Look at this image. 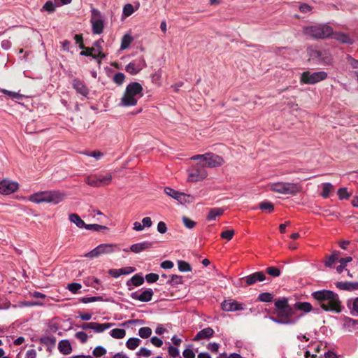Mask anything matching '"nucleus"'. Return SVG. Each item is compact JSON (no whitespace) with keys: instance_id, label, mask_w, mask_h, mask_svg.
<instances>
[{"instance_id":"1","label":"nucleus","mask_w":358,"mask_h":358,"mask_svg":"<svg viewBox=\"0 0 358 358\" xmlns=\"http://www.w3.org/2000/svg\"><path fill=\"white\" fill-rule=\"evenodd\" d=\"M312 296L325 311L338 313L342 310L343 307L338 295L331 290H318L313 292Z\"/></svg>"},{"instance_id":"2","label":"nucleus","mask_w":358,"mask_h":358,"mask_svg":"<svg viewBox=\"0 0 358 358\" xmlns=\"http://www.w3.org/2000/svg\"><path fill=\"white\" fill-rule=\"evenodd\" d=\"M65 196V194L59 190L41 191L30 195L29 200L35 203L57 204L64 199Z\"/></svg>"},{"instance_id":"3","label":"nucleus","mask_w":358,"mask_h":358,"mask_svg":"<svg viewBox=\"0 0 358 358\" xmlns=\"http://www.w3.org/2000/svg\"><path fill=\"white\" fill-rule=\"evenodd\" d=\"M142 96V85L137 82L131 83L126 87L124 95L121 99L120 105L127 107L136 106L138 100Z\"/></svg>"},{"instance_id":"4","label":"nucleus","mask_w":358,"mask_h":358,"mask_svg":"<svg viewBox=\"0 0 358 358\" xmlns=\"http://www.w3.org/2000/svg\"><path fill=\"white\" fill-rule=\"evenodd\" d=\"M305 35L316 39L327 38L333 34V29L327 24H318L304 27Z\"/></svg>"},{"instance_id":"5","label":"nucleus","mask_w":358,"mask_h":358,"mask_svg":"<svg viewBox=\"0 0 358 358\" xmlns=\"http://www.w3.org/2000/svg\"><path fill=\"white\" fill-rule=\"evenodd\" d=\"M191 160L199 161L200 164L204 165V168H215L221 166L224 163L223 159L217 155L212 152H208L203 155H196L190 157Z\"/></svg>"},{"instance_id":"6","label":"nucleus","mask_w":358,"mask_h":358,"mask_svg":"<svg viewBox=\"0 0 358 358\" xmlns=\"http://www.w3.org/2000/svg\"><path fill=\"white\" fill-rule=\"evenodd\" d=\"M301 185L295 182H280L273 183L271 189L273 192L283 194H295L301 191Z\"/></svg>"},{"instance_id":"7","label":"nucleus","mask_w":358,"mask_h":358,"mask_svg":"<svg viewBox=\"0 0 358 358\" xmlns=\"http://www.w3.org/2000/svg\"><path fill=\"white\" fill-rule=\"evenodd\" d=\"M208 176L207 171L204 168V165L198 162L188 170L187 180L189 182H199L203 180Z\"/></svg>"},{"instance_id":"8","label":"nucleus","mask_w":358,"mask_h":358,"mask_svg":"<svg viewBox=\"0 0 358 358\" xmlns=\"http://www.w3.org/2000/svg\"><path fill=\"white\" fill-rule=\"evenodd\" d=\"M164 192L181 204L190 203L194 200V197L193 196L183 192H180L169 187L164 188Z\"/></svg>"},{"instance_id":"9","label":"nucleus","mask_w":358,"mask_h":358,"mask_svg":"<svg viewBox=\"0 0 358 358\" xmlns=\"http://www.w3.org/2000/svg\"><path fill=\"white\" fill-rule=\"evenodd\" d=\"M327 77V73L324 71H318L310 73L304 72L301 76V81L306 84L313 85L324 80Z\"/></svg>"},{"instance_id":"10","label":"nucleus","mask_w":358,"mask_h":358,"mask_svg":"<svg viewBox=\"0 0 358 358\" xmlns=\"http://www.w3.org/2000/svg\"><path fill=\"white\" fill-rule=\"evenodd\" d=\"M308 53L313 59L320 62L322 64H329L331 61L329 53L325 50L321 51L317 48L310 47L308 48Z\"/></svg>"},{"instance_id":"11","label":"nucleus","mask_w":358,"mask_h":358,"mask_svg":"<svg viewBox=\"0 0 358 358\" xmlns=\"http://www.w3.org/2000/svg\"><path fill=\"white\" fill-rule=\"evenodd\" d=\"M91 24L92 27V32L94 34H100L102 33L103 29V22L101 19V13L95 9L92 8V10Z\"/></svg>"},{"instance_id":"12","label":"nucleus","mask_w":358,"mask_h":358,"mask_svg":"<svg viewBox=\"0 0 358 358\" xmlns=\"http://www.w3.org/2000/svg\"><path fill=\"white\" fill-rule=\"evenodd\" d=\"M221 308L224 311L233 312L245 309V305L233 299H227L222 301Z\"/></svg>"},{"instance_id":"13","label":"nucleus","mask_w":358,"mask_h":358,"mask_svg":"<svg viewBox=\"0 0 358 358\" xmlns=\"http://www.w3.org/2000/svg\"><path fill=\"white\" fill-rule=\"evenodd\" d=\"M19 185L16 182L9 180H3L0 182V193L3 194H10L17 190Z\"/></svg>"},{"instance_id":"14","label":"nucleus","mask_w":358,"mask_h":358,"mask_svg":"<svg viewBox=\"0 0 358 358\" xmlns=\"http://www.w3.org/2000/svg\"><path fill=\"white\" fill-rule=\"evenodd\" d=\"M153 291L152 289H146L142 292H134L130 294V297L132 299L138 300L141 302H148L151 301L153 296Z\"/></svg>"},{"instance_id":"15","label":"nucleus","mask_w":358,"mask_h":358,"mask_svg":"<svg viewBox=\"0 0 358 358\" xmlns=\"http://www.w3.org/2000/svg\"><path fill=\"white\" fill-rule=\"evenodd\" d=\"M265 279L266 275L262 271L253 273L241 278L242 280L246 282L247 285H252L257 282H262Z\"/></svg>"},{"instance_id":"16","label":"nucleus","mask_w":358,"mask_h":358,"mask_svg":"<svg viewBox=\"0 0 358 358\" xmlns=\"http://www.w3.org/2000/svg\"><path fill=\"white\" fill-rule=\"evenodd\" d=\"M72 86L78 94H80L85 98H87L90 90L83 82L76 78L72 80Z\"/></svg>"},{"instance_id":"17","label":"nucleus","mask_w":358,"mask_h":358,"mask_svg":"<svg viewBox=\"0 0 358 358\" xmlns=\"http://www.w3.org/2000/svg\"><path fill=\"white\" fill-rule=\"evenodd\" d=\"M274 52L282 57L287 59H293L297 55V52L295 50H291L289 48L282 47V48H276L274 50Z\"/></svg>"},{"instance_id":"18","label":"nucleus","mask_w":358,"mask_h":358,"mask_svg":"<svg viewBox=\"0 0 358 358\" xmlns=\"http://www.w3.org/2000/svg\"><path fill=\"white\" fill-rule=\"evenodd\" d=\"M214 334V330L211 327H206L199 331L193 338L194 341L210 339Z\"/></svg>"},{"instance_id":"19","label":"nucleus","mask_w":358,"mask_h":358,"mask_svg":"<svg viewBox=\"0 0 358 358\" xmlns=\"http://www.w3.org/2000/svg\"><path fill=\"white\" fill-rule=\"evenodd\" d=\"M152 247V243L150 241H143L133 244L130 246V251L134 253H140L143 251L149 250Z\"/></svg>"},{"instance_id":"20","label":"nucleus","mask_w":358,"mask_h":358,"mask_svg":"<svg viewBox=\"0 0 358 358\" xmlns=\"http://www.w3.org/2000/svg\"><path fill=\"white\" fill-rule=\"evenodd\" d=\"M332 38L344 44H352L353 39L347 34L343 32H334L331 35Z\"/></svg>"},{"instance_id":"21","label":"nucleus","mask_w":358,"mask_h":358,"mask_svg":"<svg viewBox=\"0 0 358 358\" xmlns=\"http://www.w3.org/2000/svg\"><path fill=\"white\" fill-rule=\"evenodd\" d=\"M336 286L342 290L353 291L358 289L357 282L341 281L336 282Z\"/></svg>"},{"instance_id":"22","label":"nucleus","mask_w":358,"mask_h":358,"mask_svg":"<svg viewBox=\"0 0 358 358\" xmlns=\"http://www.w3.org/2000/svg\"><path fill=\"white\" fill-rule=\"evenodd\" d=\"M58 349L63 355H69L72 352L71 343L67 339H63L59 342Z\"/></svg>"},{"instance_id":"23","label":"nucleus","mask_w":358,"mask_h":358,"mask_svg":"<svg viewBox=\"0 0 358 358\" xmlns=\"http://www.w3.org/2000/svg\"><path fill=\"white\" fill-rule=\"evenodd\" d=\"M99 187L109 185L111 182L113 176L110 173H98Z\"/></svg>"},{"instance_id":"24","label":"nucleus","mask_w":358,"mask_h":358,"mask_svg":"<svg viewBox=\"0 0 358 358\" xmlns=\"http://www.w3.org/2000/svg\"><path fill=\"white\" fill-rule=\"evenodd\" d=\"M113 325H114V324H113V323H102V324H101V323L92 322V330L95 333H102Z\"/></svg>"},{"instance_id":"25","label":"nucleus","mask_w":358,"mask_h":358,"mask_svg":"<svg viewBox=\"0 0 358 358\" xmlns=\"http://www.w3.org/2000/svg\"><path fill=\"white\" fill-rule=\"evenodd\" d=\"M348 307L352 315L358 317V297L348 300Z\"/></svg>"},{"instance_id":"26","label":"nucleus","mask_w":358,"mask_h":358,"mask_svg":"<svg viewBox=\"0 0 358 358\" xmlns=\"http://www.w3.org/2000/svg\"><path fill=\"white\" fill-rule=\"evenodd\" d=\"M91 57L96 59L98 64H100L101 60L105 57V55L102 52V50H99V48H94L92 46L90 48Z\"/></svg>"},{"instance_id":"27","label":"nucleus","mask_w":358,"mask_h":358,"mask_svg":"<svg viewBox=\"0 0 358 358\" xmlns=\"http://www.w3.org/2000/svg\"><path fill=\"white\" fill-rule=\"evenodd\" d=\"M69 219L70 222L75 224L78 228L83 229L85 227L86 224L77 214H70Z\"/></svg>"},{"instance_id":"28","label":"nucleus","mask_w":358,"mask_h":358,"mask_svg":"<svg viewBox=\"0 0 358 358\" xmlns=\"http://www.w3.org/2000/svg\"><path fill=\"white\" fill-rule=\"evenodd\" d=\"M224 213V210L221 208H210L209 213L207 215L208 220H215L217 216L222 215Z\"/></svg>"},{"instance_id":"29","label":"nucleus","mask_w":358,"mask_h":358,"mask_svg":"<svg viewBox=\"0 0 358 358\" xmlns=\"http://www.w3.org/2000/svg\"><path fill=\"white\" fill-rule=\"evenodd\" d=\"M115 247L113 244H100L97 246L100 255L112 253Z\"/></svg>"},{"instance_id":"30","label":"nucleus","mask_w":358,"mask_h":358,"mask_svg":"<svg viewBox=\"0 0 358 358\" xmlns=\"http://www.w3.org/2000/svg\"><path fill=\"white\" fill-rule=\"evenodd\" d=\"M269 319L273 322L280 324H294L297 322V319H282L279 317H275L270 316Z\"/></svg>"},{"instance_id":"31","label":"nucleus","mask_w":358,"mask_h":358,"mask_svg":"<svg viewBox=\"0 0 358 358\" xmlns=\"http://www.w3.org/2000/svg\"><path fill=\"white\" fill-rule=\"evenodd\" d=\"M143 282H144L143 277L139 274H136L134 276H132L129 280L127 281V285L128 286H129L130 284H131L134 286L138 287V286L141 285Z\"/></svg>"},{"instance_id":"32","label":"nucleus","mask_w":358,"mask_h":358,"mask_svg":"<svg viewBox=\"0 0 358 358\" xmlns=\"http://www.w3.org/2000/svg\"><path fill=\"white\" fill-rule=\"evenodd\" d=\"M141 341L136 337L129 338L126 342V346L128 349L131 350H135L136 348L139 346Z\"/></svg>"},{"instance_id":"33","label":"nucleus","mask_w":358,"mask_h":358,"mask_svg":"<svg viewBox=\"0 0 358 358\" xmlns=\"http://www.w3.org/2000/svg\"><path fill=\"white\" fill-rule=\"evenodd\" d=\"M85 182L90 186L99 187L97 174L86 176L85 178Z\"/></svg>"},{"instance_id":"34","label":"nucleus","mask_w":358,"mask_h":358,"mask_svg":"<svg viewBox=\"0 0 358 358\" xmlns=\"http://www.w3.org/2000/svg\"><path fill=\"white\" fill-rule=\"evenodd\" d=\"M296 309L309 313L312 310V305L308 302H296L294 304Z\"/></svg>"},{"instance_id":"35","label":"nucleus","mask_w":358,"mask_h":358,"mask_svg":"<svg viewBox=\"0 0 358 358\" xmlns=\"http://www.w3.org/2000/svg\"><path fill=\"white\" fill-rule=\"evenodd\" d=\"M352 261V258L351 257H347L345 258H341L338 262L340 265L336 267V271L338 273H341L347 266V264L351 262Z\"/></svg>"},{"instance_id":"36","label":"nucleus","mask_w":358,"mask_h":358,"mask_svg":"<svg viewBox=\"0 0 358 358\" xmlns=\"http://www.w3.org/2000/svg\"><path fill=\"white\" fill-rule=\"evenodd\" d=\"M275 306L278 310L292 308L288 306V300L285 297L277 299L275 302Z\"/></svg>"},{"instance_id":"37","label":"nucleus","mask_w":358,"mask_h":358,"mask_svg":"<svg viewBox=\"0 0 358 358\" xmlns=\"http://www.w3.org/2000/svg\"><path fill=\"white\" fill-rule=\"evenodd\" d=\"M110 336L116 339L123 338L126 335V331L124 329H113L110 331Z\"/></svg>"},{"instance_id":"38","label":"nucleus","mask_w":358,"mask_h":358,"mask_svg":"<svg viewBox=\"0 0 358 358\" xmlns=\"http://www.w3.org/2000/svg\"><path fill=\"white\" fill-rule=\"evenodd\" d=\"M293 313L292 308H287L285 310H280L277 312L278 317L282 318V319H291L290 316ZM299 317H296L295 319L299 320Z\"/></svg>"},{"instance_id":"39","label":"nucleus","mask_w":358,"mask_h":358,"mask_svg":"<svg viewBox=\"0 0 358 358\" xmlns=\"http://www.w3.org/2000/svg\"><path fill=\"white\" fill-rule=\"evenodd\" d=\"M333 189V185L330 182H325L322 184V192L321 196L323 198H328L330 192Z\"/></svg>"},{"instance_id":"40","label":"nucleus","mask_w":358,"mask_h":358,"mask_svg":"<svg viewBox=\"0 0 358 358\" xmlns=\"http://www.w3.org/2000/svg\"><path fill=\"white\" fill-rule=\"evenodd\" d=\"M338 260V255L336 252H334L331 255L327 257L324 265L327 267H332V266Z\"/></svg>"},{"instance_id":"41","label":"nucleus","mask_w":358,"mask_h":358,"mask_svg":"<svg viewBox=\"0 0 358 358\" xmlns=\"http://www.w3.org/2000/svg\"><path fill=\"white\" fill-rule=\"evenodd\" d=\"M133 38L129 34H125L122 38L120 49H127L131 44Z\"/></svg>"},{"instance_id":"42","label":"nucleus","mask_w":358,"mask_h":358,"mask_svg":"<svg viewBox=\"0 0 358 358\" xmlns=\"http://www.w3.org/2000/svg\"><path fill=\"white\" fill-rule=\"evenodd\" d=\"M166 283L176 287L179 284H182V278L180 275H172L170 277V278L167 280Z\"/></svg>"},{"instance_id":"43","label":"nucleus","mask_w":358,"mask_h":358,"mask_svg":"<svg viewBox=\"0 0 358 358\" xmlns=\"http://www.w3.org/2000/svg\"><path fill=\"white\" fill-rule=\"evenodd\" d=\"M152 334V329L150 327H141L138 330V335L142 338H148Z\"/></svg>"},{"instance_id":"44","label":"nucleus","mask_w":358,"mask_h":358,"mask_svg":"<svg viewBox=\"0 0 358 358\" xmlns=\"http://www.w3.org/2000/svg\"><path fill=\"white\" fill-rule=\"evenodd\" d=\"M1 92L3 93L4 94L8 95L9 97H10L13 99L22 100V98L24 97L23 95L20 94L18 92L9 91V90H4V89L1 90Z\"/></svg>"},{"instance_id":"45","label":"nucleus","mask_w":358,"mask_h":358,"mask_svg":"<svg viewBox=\"0 0 358 358\" xmlns=\"http://www.w3.org/2000/svg\"><path fill=\"white\" fill-rule=\"evenodd\" d=\"M178 269L181 272H189L192 271L190 264L185 261L178 262Z\"/></svg>"},{"instance_id":"46","label":"nucleus","mask_w":358,"mask_h":358,"mask_svg":"<svg viewBox=\"0 0 358 358\" xmlns=\"http://www.w3.org/2000/svg\"><path fill=\"white\" fill-rule=\"evenodd\" d=\"M273 299V296L269 292H263L259 294L258 300L262 302H271Z\"/></svg>"},{"instance_id":"47","label":"nucleus","mask_w":358,"mask_h":358,"mask_svg":"<svg viewBox=\"0 0 358 358\" xmlns=\"http://www.w3.org/2000/svg\"><path fill=\"white\" fill-rule=\"evenodd\" d=\"M134 8L132 4L127 3L126 4L122 10V15L125 17H127L130 15H131L134 12Z\"/></svg>"},{"instance_id":"48","label":"nucleus","mask_w":358,"mask_h":358,"mask_svg":"<svg viewBox=\"0 0 358 358\" xmlns=\"http://www.w3.org/2000/svg\"><path fill=\"white\" fill-rule=\"evenodd\" d=\"M81 288V284L78 282H72L67 285V289L73 294H78Z\"/></svg>"},{"instance_id":"49","label":"nucleus","mask_w":358,"mask_h":358,"mask_svg":"<svg viewBox=\"0 0 358 358\" xmlns=\"http://www.w3.org/2000/svg\"><path fill=\"white\" fill-rule=\"evenodd\" d=\"M75 338L79 340L82 344L87 343L88 341V335L83 331L76 332Z\"/></svg>"},{"instance_id":"50","label":"nucleus","mask_w":358,"mask_h":358,"mask_svg":"<svg viewBox=\"0 0 358 358\" xmlns=\"http://www.w3.org/2000/svg\"><path fill=\"white\" fill-rule=\"evenodd\" d=\"M259 208L262 210H267L268 213H271L273 210L274 206L270 201H263L259 203Z\"/></svg>"},{"instance_id":"51","label":"nucleus","mask_w":358,"mask_h":358,"mask_svg":"<svg viewBox=\"0 0 358 358\" xmlns=\"http://www.w3.org/2000/svg\"><path fill=\"white\" fill-rule=\"evenodd\" d=\"M266 272L272 277H278L281 274L280 270L277 267L270 266L266 268Z\"/></svg>"},{"instance_id":"52","label":"nucleus","mask_w":358,"mask_h":358,"mask_svg":"<svg viewBox=\"0 0 358 358\" xmlns=\"http://www.w3.org/2000/svg\"><path fill=\"white\" fill-rule=\"evenodd\" d=\"M103 298L102 296H90V297H83L80 299L81 302L83 303H88L95 301H102Z\"/></svg>"},{"instance_id":"53","label":"nucleus","mask_w":358,"mask_h":358,"mask_svg":"<svg viewBox=\"0 0 358 358\" xmlns=\"http://www.w3.org/2000/svg\"><path fill=\"white\" fill-rule=\"evenodd\" d=\"M337 194L341 200L348 199L350 195L345 187L338 189Z\"/></svg>"},{"instance_id":"54","label":"nucleus","mask_w":358,"mask_h":358,"mask_svg":"<svg viewBox=\"0 0 358 358\" xmlns=\"http://www.w3.org/2000/svg\"><path fill=\"white\" fill-rule=\"evenodd\" d=\"M94 356L95 357H101L106 354V350L105 348L102 346H97L96 347L93 352H92Z\"/></svg>"},{"instance_id":"55","label":"nucleus","mask_w":358,"mask_h":358,"mask_svg":"<svg viewBox=\"0 0 358 358\" xmlns=\"http://www.w3.org/2000/svg\"><path fill=\"white\" fill-rule=\"evenodd\" d=\"M182 222L186 228L192 229L195 227L196 222L187 217H182Z\"/></svg>"},{"instance_id":"56","label":"nucleus","mask_w":358,"mask_h":358,"mask_svg":"<svg viewBox=\"0 0 358 358\" xmlns=\"http://www.w3.org/2000/svg\"><path fill=\"white\" fill-rule=\"evenodd\" d=\"M151 355V351L145 348H141L140 350L136 352V355L138 357H148Z\"/></svg>"},{"instance_id":"57","label":"nucleus","mask_w":358,"mask_h":358,"mask_svg":"<svg viewBox=\"0 0 358 358\" xmlns=\"http://www.w3.org/2000/svg\"><path fill=\"white\" fill-rule=\"evenodd\" d=\"M99 255H100V254H99L98 248L96 247L95 248H94L93 250H92L89 252L85 253L83 256L85 257H88V258H90V259H94V258L98 257Z\"/></svg>"},{"instance_id":"58","label":"nucleus","mask_w":358,"mask_h":358,"mask_svg":"<svg viewBox=\"0 0 358 358\" xmlns=\"http://www.w3.org/2000/svg\"><path fill=\"white\" fill-rule=\"evenodd\" d=\"M43 10L52 13L55 10V5L50 1H47L43 6Z\"/></svg>"},{"instance_id":"59","label":"nucleus","mask_w":358,"mask_h":358,"mask_svg":"<svg viewBox=\"0 0 358 358\" xmlns=\"http://www.w3.org/2000/svg\"><path fill=\"white\" fill-rule=\"evenodd\" d=\"M104 228H105V227H103L102 225L97 224H86L85 227V229H86L87 230H92V231H99Z\"/></svg>"},{"instance_id":"60","label":"nucleus","mask_w":358,"mask_h":358,"mask_svg":"<svg viewBox=\"0 0 358 358\" xmlns=\"http://www.w3.org/2000/svg\"><path fill=\"white\" fill-rule=\"evenodd\" d=\"M145 278L148 282L152 283L159 279V275L156 273H150L147 274Z\"/></svg>"},{"instance_id":"61","label":"nucleus","mask_w":358,"mask_h":358,"mask_svg":"<svg viewBox=\"0 0 358 358\" xmlns=\"http://www.w3.org/2000/svg\"><path fill=\"white\" fill-rule=\"evenodd\" d=\"M125 76L122 73H117L114 76L113 80L117 85H122L124 80Z\"/></svg>"},{"instance_id":"62","label":"nucleus","mask_w":358,"mask_h":358,"mask_svg":"<svg viewBox=\"0 0 358 358\" xmlns=\"http://www.w3.org/2000/svg\"><path fill=\"white\" fill-rule=\"evenodd\" d=\"M234 235V230H227L224 231L221 234V237L224 239H227L228 241H230Z\"/></svg>"},{"instance_id":"63","label":"nucleus","mask_w":358,"mask_h":358,"mask_svg":"<svg viewBox=\"0 0 358 358\" xmlns=\"http://www.w3.org/2000/svg\"><path fill=\"white\" fill-rule=\"evenodd\" d=\"M169 354L171 357L175 358L179 356V350L172 345H170L168 348Z\"/></svg>"},{"instance_id":"64","label":"nucleus","mask_w":358,"mask_h":358,"mask_svg":"<svg viewBox=\"0 0 358 358\" xmlns=\"http://www.w3.org/2000/svg\"><path fill=\"white\" fill-rule=\"evenodd\" d=\"M182 355L185 358H195V353L191 348H186L183 351Z\"/></svg>"}]
</instances>
